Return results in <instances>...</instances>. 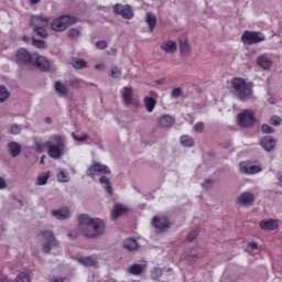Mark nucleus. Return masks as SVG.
<instances>
[{"label": "nucleus", "instance_id": "c9c22d12", "mask_svg": "<svg viewBox=\"0 0 282 282\" xmlns=\"http://www.w3.org/2000/svg\"><path fill=\"white\" fill-rule=\"evenodd\" d=\"M181 144H183V147H193V138L188 137V135H182L181 139Z\"/></svg>", "mask_w": 282, "mask_h": 282}, {"label": "nucleus", "instance_id": "39448f33", "mask_svg": "<svg viewBox=\"0 0 282 282\" xmlns=\"http://www.w3.org/2000/svg\"><path fill=\"white\" fill-rule=\"evenodd\" d=\"M77 19L74 15L64 14L55 18L51 23V30L53 32H65V29L69 28V25H74Z\"/></svg>", "mask_w": 282, "mask_h": 282}, {"label": "nucleus", "instance_id": "bb28decb", "mask_svg": "<svg viewBox=\"0 0 282 282\" xmlns=\"http://www.w3.org/2000/svg\"><path fill=\"white\" fill-rule=\"evenodd\" d=\"M180 50L181 55L188 56L191 54V46L188 45V40L184 39V41L180 40Z\"/></svg>", "mask_w": 282, "mask_h": 282}, {"label": "nucleus", "instance_id": "338daca9", "mask_svg": "<svg viewBox=\"0 0 282 282\" xmlns=\"http://www.w3.org/2000/svg\"><path fill=\"white\" fill-rule=\"evenodd\" d=\"M40 164H45V155L41 156Z\"/></svg>", "mask_w": 282, "mask_h": 282}, {"label": "nucleus", "instance_id": "f704fd0d", "mask_svg": "<svg viewBox=\"0 0 282 282\" xmlns=\"http://www.w3.org/2000/svg\"><path fill=\"white\" fill-rule=\"evenodd\" d=\"M47 180H50V172H46L37 177V186H45V184H47Z\"/></svg>", "mask_w": 282, "mask_h": 282}, {"label": "nucleus", "instance_id": "a211bd4d", "mask_svg": "<svg viewBox=\"0 0 282 282\" xmlns=\"http://www.w3.org/2000/svg\"><path fill=\"white\" fill-rule=\"evenodd\" d=\"M123 248L124 250H128V252H135L140 248V245H138V240L135 238H127L123 241Z\"/></svg>", "mask_w": 282, "mask_h": 282}, {"label": "nucleus", "instance_id": "4c0bfd02", "mask_svg": "<svg viewBox=\"0 0 282 282\" xmlns=\"http://www.w3.org/2000/svg\"><path fill=\"white\" fill-rule=\"evenodd\" d=\"M32 44L37 50H45V41L43 40L32 39Z\"/></svg>", "mask_w": 282, "mask_h": 282}, {"label": "nucleus", "instance_id": "c85d7f7f", "mask_svg": "<svg viewBox=\"0 0 282 282\" xmlns=\"http://www.w3.org/2000/svg\"><path fill=\"white\" fill-rule=\"evenodd\" d=\"M99 182L105 185V191L108 193V195L113 193V189L111 188V181H109L107 176H101Z\"/></svg>", "mask_w": 282, "mask_h": 282}, {"label": "nucleus", "instance_id": "b1692460", "mask_svg": "<svg viewBox=\"0 0 282 282\" xmlns=\"http://www.w3.org/2000/svg\"><path fill=\"white\" fill-rule=\"evenodd\" d=\"M52 215L56 219H67V217H69L70 213H69V209L67 207H62L57 210H53Z\"/></svg>", "mask_w": 282, "mask_h": 282}, {"label": "nucleus", "instance_id": "423d86ee", "mask_svg": "<svg viewBox=\"0 0 282 282\" xmlns=\"http://www.w3.org/2000/svg\"><path fill=\"white\" fill-rule=\"evenodd\" d=\"M238 126L242 129H250V127H254L257 123V117H254V112L250 109H245L237 115Z\"/></svg>", "mask_w": 282, "mask_h": 282}, {"label": "nucleus", "instance_id": "5701e85b", "mask_svg": "<svg viewBox=\"0 0 282 282\" xmlns=\"http://www.w3.org/2000/svg\"><path fill=\"white\" fill-rule=\"evenodd\" d=\"M9 152L11 158H19L21 155V144L17 141L9 142Z\"/></svg>", "mask_w": 282, "mask_h": 282}, {"label": "nucleus", "instance_id": "de8ad7c7", "mask_svg": "<svg viewBox=\"0 0 282 282\" xmlns=\"http://www.w3.org/2000/svg\"><path fill=\"white\" fill-rule=\"evenodd\" d=\"M107 41L101 40L96 42L97 50H107Z\"/></svg>", "mask_w": 282, "mask_h": 282}, {"label": "nucleus", "instance_id": "20e7f679", "mask_svg": "<svg viewBox=\"0 0 282 282\" xmlns=\"http://www.w3.org/2000/svg\"><path fill=\"white\" fill-rule=\"evenodd\" d=\"M50 21L51 19L45 15H32L30 25H32L33 32L36 36H40V39H47V36H50V33L47 32Z\"/></svg>", "mask_w": 282, "mask_h": 282}, {"label": "nucleus", "instance_id": "2eb2a0df", "mask_svg": "<svg viewBox=\"0 0 282 282\" xmlns=\"http://www.w3.org/2000/svg\"><path fill=\"white\" fill-rule=\"evenodd\" d=\"M272 59L268 57V55H259L257 57V65L259 67H262V69L268 70L270 67H272Z\"/></svg>", "mask_w": 282, "mask_h": 282}, {"label": "nucleus", "instance_id": "774afa93", "mask_svg": "<svg viewBox=\"0 0 282 282\" xmlns=\"http://www.w3.org/2000/svg\"><path fill=\"white\" fill-rule=\"evenodd\" d=\"M278 180L282 183V172L278 174Z\"/></svg>", "mask_w": 282, "mask_h": 282}, {"label": "nucleus", "instance_id": "473e14b6", "mask_svg": "<svg viewBox=\"0 0 282 282\" xmlns=\"http://www.w3.org/2000/svg\"><path fill=\"white\" fill-rule=\"evenodd\" d=\"M50 143L51 141H46V142H35V151L37 153H43V151H45V149H50Z\"/></svg>", "mask_w": 282, "mask_h": 282}, {"label": "nucleus", "instance_id": "a878e982", "mask_svg": "<svg viewBox=\"0 0 282 282\" xmlns=\"http://www.w3.org/2000/svg\"><path fill=\"white\" fill-rule=\"evenodd\" d=\"M144 106L147 111H149V113H151L153 111V109H155V105H158V101H155V99H153V97H144L143 99Z\"/></svg>", "mask_w": 282, "mask_h": 282}, {"label": "nucleus", "instance_id": "6e6552de", "mask_svg": "<svg viewBox=\"0 0 282 282\" xmlns=\"http://www.w3.org/2000/svg\"><path fill=\"white\" fill-rule=\"evenodd\" d=\"M41 237L45 241L43 245V252H45L46 254H50L52 248H54V246H58V241H56V238L54 237V232L50 230L41 231Z\"/></svg>", "mask_w": 282, "mask_h": 282}, {"label": "nucleus", "instance_id": "f03ea898", "mask_svg": "<svg viewBox=\"0 0 282 282\" xmlns=\"http://www.w3.org/2000/svg\"><path fill=\"white\" fill-rule=\"evenodd\" d=\"M18 65H34L42 72H48L50 69V61L44 56L32 54L25 48H20L15 54Z\"/></svg>", "mask_w": 282, "mask_h": 282}, {"label": "nucleus", "instance_id": "69168bd1", "mask_svg": "<svg viewBox=\"0 0 282 282\" xmlns=\"http://www.w3.org/2000/svg\"><path fill=\"white\" fill-rule=\"evenodd\" d=\"M44 121H45L47 124H52V118H50V117H46V118L44 119Z\"/></svg>", "mask_w": 282, "mask_h": 282}, {"label": "nucleus", "instance_id": "603ef678", "mask_svg": "<svg viewBox=\"0 0 282 282\" xmlns=\"http://www.w3.org/2000/svg\"><path fill=\"white\" fill-rule=\"evenodd\" d=\"M54 140L57 144H55V147H62L63 149H65V143L63 142V138L61 135H55Z\"/></svg>", "mask_w": 282, "mask_h": 282}, {"label": "nucleus", "instance_id": "13d9d810", "mask_svg": "<svg viewBox=\"0 0 282 282\" xmlns=\"http://www.w3.org/2000/svg\"><path fill=\"white\" fill-rule=\"evenodd\" d=\"M68 237L70 239H76V237H78V231H76V230L69 231Z\"/></svg>", "mask_w": 282, "mask_h": 282}, {"label": "nucleus", "instance_id": "f8f14e48", "mask_svg": "<svg viewBox=\"0 0 282 282\" xmlns=\"http://www.w3.org/2000/svg\"><path fill=\"white\" fill-rule=\"evenodd\" d=\"M240 172L245 173L246 175H254V173H261V166L242 162L240 163Z\"/></svg>", "mask_w": 282, "mask_h": 282}, {"label": "nucleus", "instance_id": "3c124183", "mask_svg": "<svg viewBox=\"0 0 282 282\" xmlns=\"http://www.w3.org/2000/svg\"><path fill=\"white\" fill-rule=\"evenodd\" d=\"M54 140L57 144H55V147H62L63 149H65V143L63 142V138L61 135H55Z\"/></svg>", "mask_w": 282, "mask_h": 282}, {"label": "nucleus", "instance_id": "ea45409f", "mask_svg": "<svg viewBox=\"0 0 282 282\" xmlns=\"http://www.w3.org/2000/svg\"><path fill=\"white\" fill-rule=\"evenodd\" d=\"M121 75H122V70H120V68H118L117 66L111 68L110 70L111 78H118Z\"/></svg>", "mask_w": 282, "mask_h": 282}, {"label": "nucleus", "instance_id": "a18cd8bd", "mask_svg": "<svg viewBox=\"0 0 282 282\" xmlns=\"http://www.w3.org/2000/svg\"><path fill=\"white\" fill-rule=\"evenodd\" d=\"M197 235H199V231H197L196 229L191 231L188 235H187V241L189 242H193L195 241V239H197Z\"/></svg>", "mask_w": 282, "mask_h": 282}, {"label": "nucleus", "instance_id": "6ab92c4d", "mask_svg": "<svg viewBox=\"0 0 282 282\" xmlns=\"http://www.w3.org/2000/svg\"><path fill=\"white\" fill-rule=\"evenodd\" d=\"M260 144L264 151H272L274 147H276V140H274L272 137H264L260 141Z\"/></svg>", "mask_w": 282, "mask_h": 282}, {"label": "nucleus", "instance_id": "7ed1b4c3", "mask_svg": "<svg viewBox=\"0 0 282 282\" xmlns=\"http://www.w3.org/2000/svg\"><path fill=\"white\" fill-rule=\"evenodd\" d=\"M230 86L241 102H248L252 98V83L247 84L243 78L234 77L230 80Z\"/></svg>", "mask_w": 282, "mask_h": 282}, {"label": "nucleus", "instance_id": "0eeeda50", "mask_svg": "<svg viewBox=\"0 0 282 282\" xmlns=\"http://www.w3.org/2000/svg\"><path fill=\"white\" fill-rule=\"evenodd\" d=\"M241 41L245 45H256V43H263L265 35L261 32L245 31Z\"/></svg>", "mask_w": 282, "mask_h": 282}, {"label": "nucleus", "instance_id": "5fc2aeb1", "mask_svg": "<svg viewBox=\"0 0 282 282\" xmlns=\"http://www.w3.org/2000/svg\"><path fill=\"white\" fill-rule=\"evenodd\" d=\"M180 96H182V88H174L172 90V97L173 98H180Z\"/></svg>", "mask_w": 282, "mask_h": 282}, {"label": "nucleus", "instance_id": "a19ab883", "mask_svg": "<svg viewBox=\"0 0 282 282\" xmlns=\"http://www.w3.org/2000/svg\"><path fill=\"white\" fill-rule=\"evenodd\" d=\"M10 133H12V135H19V133H21V126L14 123L10 127Z\"/></svg>", "mask_w": 282, "mask_h": 282}, {"label": "nucleus", "instance_id": "cd10ccee", "mask_svg": "<svg viewBox=\"0 0 282 282\" xmlns=\"http://www.w3.org/2000/svg\"><path fill=\"white\" fill-rule=\"evenodd\" d=\"M78 261L82 265H86L88 268H94V265L98 263L94 257L79 258Z\"/></svg>", "mask_w": 282, "mask_h": 282}, {"label": "nucleus", "instance_id": "c756f323", "mask_svg": "<svg viewBox=\"0 0 282 282\" xmlns=\"http://www.w3.org/2000/svg\"><path fill=\"white\" fill-rule=\"evenodd\" d=\"M55 91H57V94H61L62 96H67L68 94V89L67 86H65L63 83L61 82H56L55 85Z\"/></svg>", "mask_w": 282, "mask_h": 282}, {"label": "nucleus", "instance_id": "e433bc0d", "mask_svg": "<svg viewBox=\"0 0 282 282\" xmlns=\"http://www.w3.org/2000/svg\"><path fill=\"white\" fill-rule=\"evenodd\" d=\"M15 282H30V274L21 272L15 276Z\"/></svg>", "mask_w": 282, "mask_h": 282}, {"label": "nucleus", "instance_id": "6e6d98bb", "mask_svg": "<svg viewBox=\"0 0 282 282\" xmlns=\"http://www.w3.org/2000/svg\"><path fill=\"white\" fill-rule=\"evenodd\" d=\"M50 281L51 282H65V278L54 275V276L50 278Z\"/></svg>", "mask_w": 282, "mask_h": 282}, {"label": "nucleus", "instance_id": "412c9836", "mask_svg": "<svg viewBox=\"0 0 282 282\" xmlns=\"http://www.w3.org/2000/svg\"><path fill=\"white\" fill-rule=\"evenodd\" d=\"M261 230H276L279 228V223L274 219L261 220L260 221Z\"/></svg>", "mask_w": 282, "mask_h": 282}, {"label": "nucleus", "instance_id": "37998d69", "mask_svg": "<svg viewBox=\"0 0 282 282\" xmlns=\"http://www.w3.org/2000/svg\"><path fill=\"white\" fill-rule=\"evenodd\" d=\"M57 180L58 182H69V176H67V174L64 171H61L57 174Z\"/></svg>", "mask_w": 282, "mask_h": 282}, {"label": "nucleus", "instance_id": "f257e3e1", "mask_svg": "<svg viewBox=\"0 0 282 282\" xmlns=\"http://www.w3.org/2000/svg\"><path fill=\"white\" fill-rule=\"evenodd\" d=\"M78 224L79 230H82L84 237L88 239L100 237V235L105 232V223L98 218H90L82 214L78 217Z\"/></svg>", "mask_w": 282, "mask_h": 282}, {"label": "nucleus", "instance_id": "58836bf2", "mask_svg": "<svg viewBox=\"0 0 282 282\" xmlns=\"http://www.w3.org/2000/svg\"><path fill=\"white\" fill-rule=\"evenodd\" d=\"M69 86L73 87V89H80L83 86V80L82 79H73L69 82Z\"/></svg>", "mask_w": 282, "mask_h": 282}, {"label": "nucleus", "instance_id": "864d4df0", "mask_svg": "<svg viewBox=\"0 0 282 282\" xmlns=\"http://www.w3.org/2000/svg\"><path fill=\"white\" fill-rule=\"evenodd\" d=\"M194 131H196L197 133H202L204 131V122H197L194 126Z\"/></svg>", "mask_w": 282, "mask_h": 282}, {"label": "nucleus", "instance_id": "4be33fe9", "mask_svg": "<svg viewBox=\"0 0 282 282\" xmlns=\"http://www.w3.org/2000/svg\"><path fill=\"white\" fill-rule=\"evenodd\" d=\"M128 210L129 209L127 207H124L123 205L116 204L112 208L111 217L113 219H118L119 217H122V215H124V213H127Z\"/></svg>", "mask_w": 282, "mask_h": 282}, {"label": "nucleus", "instance_id": "9d476101", "mask_svg": "<svg viewBox=\"0 0 282 282\" xmlns=\"http://www.w3.org/2000/svg\"><path fill=\"white\" fill-rule=\"evenodd\" d=\"M98 173H102L104 175H111V170H109L107 165L100 163H93L87 170L88 177H96Z\"/></svg>", "mask_w": 282, "mask_h": 282}, {"label": "nucleus", "instance_id": "393cba45", "mask_svg": "<svg viewBox=\"0 0 282 282\" xmlns=\"http://www.w3.org/2000/svg\"><path fill=\"white\" fill-rule=\"evenodd\" d=\"M147 24L149 25L150 32H153L155 30V25H158V18L155 14L148 12L147 13Z\"/></svg>", "mask_w": 282, "mask_h": 282}, {"label": "nucleus", "instance_id": "72a5a7b5", "mask_svg": "<svg viewBox=\"0 0 282 282\" xmlns=\"http://www.w3.org/2000/svg\"><path fill=\"white\" fill-rule=\"evenodd\" d=\"M10 98V93L4 86H0V102H6Z\"/></svg>", "mask_w": 282, "mask_h": 282}, {"label": "nucleus", "instance_id": "79ce46f5", "mask_svg": "<svg viewBox=\"0 0 282 282\" xmlns=\"http://www.w3.org/2000/svg\"><path fill=\"white\" fill-rule=\"evenodd\" d=\"M69 39H78L80 36V31L78 29H70L68 31Z\"/></svg>", "mask_w": 282, "mask_h": 282}, {"label": "nucleus", "instance_id": "e2e57ef3", "mask_svg": "<svg viewBox=\"0 0 282 282\" xmlns=\"http://www.w3.org/2000/svg\"><path fill=\"white\" fill-rule=\"evenodd\" d=\"M32 6H36V3H41V0H29Z\"/></svg>", "mask_w": 282, "mask_h": 282}, {"label": "nucleus", "instance_id": "4d7b16f0", "mask_svg": "<svg viewBox=\"0 0 282 282\" xmlns=\"http://www.w3.org/2000/svg\"><path fill=\"white\" fill-rule=\"evenodd\" d=\"M8 184L6 183V178L0 176V191H3Z\"/></svg>", "mask_w": 282, "mask_h": 282}, {"label": "nucleus", "instance_id": "09e8293b", "mask_svg": "<svg viewBox=\"0 0 282 282\" xmlns=\"http://www.w3.org/2000/svg\"><path fill=\"white\" fill-rule=\"evenodd\" d=\"M73 138L77 142H85V140H89V134H83V135L78 137V135L73 133Z\"/></svg>", "mask_w": 282, "mask_h": 282}, {"label": "nucleus", "instance_id": "8fccbe9b", "mask_svg": "<svg viewBox=\"0 0 282 282\" xmlns=\"http://www.w3.org/2000/svg\"><path fill=\"white\" fill-rule=\"evenodd\" d=\"M151 276L152 279H160L162 276V269H153Z\"/></svg>", "mask_w": 282, "mask_h": 282}, {"label": "nucleus", "instance_id": "dca6fc26", "mask_svg": "<svg viewBox=\"0 0 282 282\" xmlns=\"http://www.w3.org/2000/svg\"><path fill=\"white\" fill-rule=\"evenodd\" d=\"M175 124V118L169 116V115H163L159 119V127H162L163 129H171Z\"/></svg>", "mask_w": 282, "mask_h": 282}, {"label": "nucleus", "instance_id": "c03bdc74", "mask_svg": "<svg viewBox=\"0 0 282 282\" xmlns=\"http://www.w3.org/2000/svg\"><path fill=\"white\" fill-rule=\"evenodd\" d=\"M282 120L281 117L279 116H273L270 119V124H272L273 127H279V124H281Z\"/></svg>", "mask_w": 282, "mask_h": 282}, {"label": "nucleus", "instance_id": "052dcab7", "mask_svg": "<svg viewBox=\"0 0 282 282\" xmlns=\"http://www.w3.org/2000/svg\"><path fill=\"white\" fill-rule=\"evenodd\" d=\"M107 54L109 55V56H116V48H110L108 52H107Z\"/></svg>", "mask_w": 282, "mask_h": 282}, {"label": "nucleus", "instance_id": "49530a36", "mask_svg": "<svg viewBox=\"0 0 282 282\" xmlns=\"http://www.w3.org/2000/svg\"><path fill=\"white\" fill-rule=\"evenodd\" d=\"M261 131L262 133H274V129L265 123L261 126Z\"/></svg>", "mask_w": 282, "mask_h": 282}, {"label": "nucleus", "instance_id": "0e129e2a", "mask_svg": "<svg viewBox=\"0 0 282 282\" xmlns=\"http://www.w3.org/2000/svg\"><path fill=\"white\" fill-rule=\"evenodd\" d=\"M22 41H24V43H28L30 41V36L28 35L22 36Z\"/></svg>", "mask_w": 282, "mask_h": 282}, {"label": "nucleus", "instance_id": "1a4fd4ad", "mask_svg": "<svg viewBox=\"0 0 282 282\" xmlns=\"http://www.w3.org/2000/svg\"><path fill=\"white\" fill-rule=\"evenodd\" d=\"M113 14L122 17V19H133V9L129 4L117 3L112 7Z\"/></svg>", "mask_w": 282, "mask_h": 282}, {"label": "nucleus", "instance_id": "680f3d73", "mask_svg": "<svg viewBox=\"0 0 282 282\" xmlns=\"http://www.w3.org/2000/svg\"><path fill=\"white\" fill-rule=\"evenodd\" d=\"M208 184H212L210 180H206V181L202 184L203 188H207V187H208Z\"/></svg>", "mask_w": 282, "mask_h": 282}, {"label": "nucleus", "instance_id": "4468645a", "mask_svg": "<svg viewBox=\"0 0 282 282\" xmlns=\"http://www.w3.org/2000/svg\"><path fill=\"white\" fill-rule=\"evenodd\" d=\"M238 204H241L242 206H252L254 204V194L252 193H242L238 197Z\"/></svg>", "mask_w": 282, "mask_h": 282}, {"label": "nucleus", "instance_id": "ddd939ff", "mask_svg": "<svg viewBox=\"0 0 282 282\" xmlns=\"http://www.w3.org/2000/svg\"><path fill=\"white\" fill-rule=\"evenodd\" d=\"M63 149L61 145H54L52 142L48 144L47 154L53 160H61L63 158Z\"/></svg>", "mask_w": 282, "mask_h": 282}, {"label": "nucleus", "instance_id": "2f4dec72", "mask_svg": "<svg viewBox=\"0 0 282 282\" xmlns=\"http://www.w3.org/2000/svg\"><path fill=\"white\" fill-rule=\"evenodd\" d=\"M142 264H132L130 268H129V272L130 274H133L134 276H138L140 274H142Z\"/></svg>", "mask_w": 282, "mask_h": 282}, {"label": "nucleus", "instance_id": "bf43d9fd", "mask_svg": "<svg viewBox=\"0 0 282 282\" xmlns=\"http://www.w3.org/2000/svg\"><path fill=\"white\" fill-rule=\"evenodd\" d=\"M249 248H251V250H257V248H259V243L256 241L249 242Z\"/></svg>", "mask_w": 282, "mask_h": 282}, {"label": "nucleus", "instance_id": "7c9ffc66", "mask_svg": "<svg viewBox=\"0 0 282 282\" xmlns=\"http://www.w3.org/2000/svg\"><path fill=\"white\" fill-rule=\"evenodd\" d=\"M72 66L75 68V69H85V67H87V62H85L84 59L82 58H76L72 62Z\"/></svg>", "mask_w": 282, "mask_h": 282}, {"label": "nucleus", "instance_id": "aec40b11", "mask_svg": "<svg viewBox=\"0 0 282 282\" xmlns=\"http://www.w3.org/2000/svg\"><path fill=\"white\" fill-rule=\"evenodd\" d=\"M161 50L165 52V54H175L177 52V43L173 41H166L161 44Z\"/></svg>", "mask_w": 282, "mask_h": 282}, {"label": "nucleus", "instance_id": "9b49d317", "mask_svg": "<svg viewBox=\"0 0 282 282\" xmlns=\"http://www.w3.org/2000/svg\"><path fill=\"white\" fill-rule=\"evenodd\" d=\"M152 226L160 232H164V230H169V228H171V223H169V218L166 217L154 216L152 219Z\"/></svg>", "mask_w": 282, "mask_h": 282}, {"label": "nucleus", "instance_id": "f3484780", "mask_svg": "<svg viewBox=\"0 0 282 282\" xmlns=\"http://www.w3.org/2000/svg\"><path fill=\"white\" fill-rule=\"evenodd\" d=\"M121 98L124 105H131V102H133V89L130 87H123L121 90Z\"/></svg>", "mask_w": 282, "mask_h": 282}]
</instances>
